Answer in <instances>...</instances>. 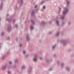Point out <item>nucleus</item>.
<instances>
[{"instance_id":"1","label":"nucleus","mask_w":74,"mask_h":74,"mask_svg":"<svg viewBox=\"0 0 74 74\" xmlns=\"http://www.w3.org/2000/svg\"><path fill=\"white\" fill-rule=\"evenodd\" d=\"M61 42L64 45H65L67 44V40L66 39H64L63 40H62L61 41Z\"/></svg>"},{"instance_id":"2","label":"nucleus","mask_w":74,"mask_h":74,"mask_svg":"<svg viewBox=\"0 0 74 74\" xmlns=\"http://www.w3.org/2000/svg\"><path fill=\"white\" fill-rule=\"evenodd\" d=\"M32 69H33V68L32 67H31L30 68H29L28 69V72L29 73H31V72H32Z\"/></svg>"},{"instance_id":"3","label":"nucleus","mask_w":74,"mask_h":74,"mask_svg":"<svg viewBox=\"0 0 74 74\" xmlns=\"http://www.w3.org/2000/svg\"><path fill=\"white\" fill-rule=\"evenodd\" d=\"M26 39L27 41H29L30 40V38L29 37V35L28 34H27L26 36Z\"/></svg>"},{"instance_id":"4","label":"nucleus","mask_w":74,"mask_h":74,"mask_svg":"<svg viewBox=\"0 0 74 74\" xmlns=\"http://www.w3.org/2000/svg\"><path fill=\"white\" fill-rule=\"evenodd\" d=\"M3 3L2 1L0 5V10H3Z\"/></svg>"},{"instance_id":"5","label":"nucleus","mask_w":74,"mask_h":74,"mask_svg":"<svg viewBox=\"0 0 74 74\" xmlns=\"http://www.w3.org/2000/svg\"><path fill=\"white\" fill-rule=\"evenodd\" d=\"M11 30V25H9L8 26V31L9 32H10Z\"/></svg>"},{"instance_id":"6","label":"nucleus","mask_w":74,"mask_h":74,"mask_svg":"<svg viewBox=\"0 0 74 74\" xmlns=\"http://www.w3.org/2000/svg\"><path fill=\"white\" fill-rule=\"evenodd\" d=\"M56 47V45L54 44L52 46L51 48L52 50H55Z\"/></svg>"},{"instance_id":"7","label":"nucleus","mask_w":74,"mask_h":74,"mask_svg":"<svg viewBox=\"0 0 74 74\" xmlns=\"http://www.w3.org/2000/svg\"><path fill=\"white\" fill-rule=\"evenodd\" d=\"M37 54H36L34 56L33 60L34 62H36L37 61Z\"/></svg>"},{"instance_id":"8","label":"nucleus","mask_w":74,"mask_h":74,"mask_svg":"<svg viewBox=\"0 0 74 74\" xmlns=\"http://www.w3.org/2000/svg\"><path fill=\"white\" fill-rule=\"evenodd\" d=\"M12 20V19L11 18H5L6 21H8V22H10V21H11Z\"/></svg>"},{"instance_id":"9","label":"nucleus","mask_w":74,"mask_h":74,"mask_svg":"<svg viewBox=\"0 0 74 74\" xmlns=\"http://www.w3.org/2000/svg\"><path fill=\"white\" fill-rule=\"evenodd\" d=\"M65 69L68 72L70 71V67L69 66H66L65 67Z\"/></svg>"},{"instance_id":"10","label":"nucleus","mask_w":74,"mask_h":74,"mask_svg":"<svg viewBox=\"0 0 74 74\" xmlns=\"http://www.w3.org/2000/svg\"><path fill=\"white\" fill-rule=\"evenodd\" d=\"M67 12H66L65 11H62V14L63 15H64V16H66V14H67Z\"/></svg>"},{"instance_id":"11","label":"nucleus","mask_w":74,"mask_h":74,"mask_svg":"<svg viewBox=\"0 0 74 74\" xmlns=\"http://www.w3.org/2000/svg\"><path fill=\"white\" fill-rule=\"evenodd\" d=\"M64 11H65L66 12H68V9H67V8L66 7H65L64 8Z\"/></svg>"},{"instance_id":"12","label":"nucleus","mask_w":74,"mask_h":74,"mask_svg":"<svg viewBox=\"0 0 74 74\" xmlns=\"http://www.w3.org/2000/svg\"><path fill=\"white\" fill-rule=\"evenodd\" d=\"M64 65L65 64L64 63L62 62V63H61L60 65L61 68H63V66H64Z\"/></svg>"},{"instance_id":"13","label":"nucleus","mask_w":74,"mask_h":74,"mask_svg":"<svg viewBox=\"0 0 74 74\" xmlns=\"http://www.w3.org/2000/svg\"><path fill=\"white\" fill-rule=\"evenodd\" d=\"M14 63H18V59H15L14 61Z\"/></svg>"},{"instance_id":"14","label":"nucleus","mask_w":74,"mask_h":74,"mask_svg":"<svg viewBox=\"0 0 74 74\" xmlns=\"http://www.w3.org/2000/svg\"><path fill=\"white\" fill-rule=\"evenodd\" d=\"M56 23L57 24V25L58 26V27H59L60 26V24H59V22L58 21H56Z\"/></svg>"},{"instance_id":"15","label":"nucleus","mask_w":74,"mask_h":74,"mask_svg":"<svg viewBox=\"0 0 74 74\" xmlns=\"http://www.w3.org/2000/svg\"><path fill=\"white\" fill-rule=\"evenodd\" d=\"M25 66L24 65H23L21 67L22 70H23L25 69Z\"/></svg>"},{"instance_id":"16","label":"nucleus","mask_w":74,"mask_h":74,"mask_svg":"<svg viewBox=\"0 0 74 74\" xmlns=\"http://www.w3.org/2000/svg\"><path fill=\"white\" fill-rule=\"evenodd\" d=\"M34 10H33L32 11V12L31 13V15L32 16H33L34 15V14L35 13V12H34Z\"/></svg>"},{"instance_id":"17","label":"nucleus","mask_w":74,"mask_h":74,"mask_svg":"<svg viewBox=\"0 0 74 74\" xmlns=\"http://www.w3.org/2000/svg\"><path fill=\"white\" fill-rule=\"evenodd\" d=\"M66 16H64L63 15L62 16H61V19H62V20H63V19H64V18Z\"/></svg>"},{"instance_id":"18","label":"nucleus","mask_w":74,"mask_h":74,"mask_svg":"<svg viewBox=\"0 0 74 74\" xmlns=\"http://www.w3.org/2000/svg\"><path fill=\"white\" fill-rule=\"evenodd\" d=\"M60 34V32H58L56 34V37H58L59 36V34Z\"/></svg>"},{"instance_id":"19","label":"nucleus","mask_w":74,"mask_h":74,"mask_svg":"<svg viewBox=\"0 0 74 74\" xmlns=\"http://www.w3.org/2000/svg\"><path fill=\"white\" fill-rule=\"evenodd\" d=\"M6 69V67L5 66H3L2 67V69H1L3 71H4V70H5Z\"/></svg>"},{"instance_id":"20","label":"nucleus","mask_w":74,"mask_h":74,"mask_svg":"<svg viewBox=\"0 0 74 74\" xmlns=\"http://www.w3.org/2000/svg\"><path fill=\"white\" fill-rule=\"evenodd\" d=\"M66 5L67 7H69V1H66Z\"/></svg>"},{"instance_id":"21","label":"nucleus","mask_w":74,"mask_h":74,"mask_svg":"<svg viewBox=\"0 0 74 74\" xmlns=\"http://www.w3.org/2000/svg\"><path fill=\"white\" fill-rule=\"evenodd\" d=\"M56 19H61V15H58L56 18Z\"/></svg>"},{"instance_id":"22","label":"nucleus","mask_w":74,"mask_h":74,"mask_svg":"<svg viewBox=\"0 0 74 74\" xmlns=\"http://www.w3.org/2000/svg\"><path fill=\"white\" fill-rule=\"evenodd\" d=\"M46 63H49L50 62V61H49V59H47L46 60Z\"/></svg>"},{"instance_id":"23","label":"nucleus","mask_w":74,"mask_h":74,"mask_svg":"<svg viewBox=\"0 0 74 74\" xmlns=\"http://www.w3.org/2000/svg\"><path fill=\"white\" fill-rule=\"evenodd\" d=\"M46 25L44 21H42L41 24V25Z\"/></svg>"},{"instance_id":"24","label":"nucleus","mask_w":74,"mask_h":74,"mask_svg":"<svg viewBox=\"0 0 74 74\" xmlns=\"http://www.w3.org/2000/svg\"><path fill=\"white\" fill-rule=\"evenodd\" d=\"M20 4L21 6V5H22V4H23V0H21L20 1Z\"/></svg>"},{"instance_id":"25","label":"nucleus","mask_w":74,"mask_h":74,"mask_svg":"<svg viewBox=\"0 0 74 74\" xmlns=\"http://www.w3.org/2000/svg\"><path fill=\"white\" fill-rule=\"evenodd\" d=\"M65 24V22L64 21H62V26H63Z\"/></svg>"},{"instance_id":"26","label":"nucleus","mask_w":74,"mask_h":74,"mask_svg":"<svg viewBox=\"0 0 74 74\" xmlns=\"http://www.w3.org/2000/svg\"><path fill=\"white\" fill-rule=\"evenodd\" d=\"M33 28H34V27H33V25H32L30 26L31 30H33Z\"/></svg>"},{"instance_id":"27","label":"nucleus","mask_w":74,"mask_h":74,"mask_svg":"<svg viewBox=\"0 0 74 74\" xmlns=\"http://www.w3.org/2000/svg\"><path fill=\"white\" fill-rule=\"evenodd\" d=\"M49 71H53V69L52 67H51L49 69Z\"/></svg>"},{"instance_id":"28","label":"nucleus","mask_w":74,"mask_h":74,"mask_svg":"<svg viewBox=\"0 0 74 74\" xmlns=\"http://www.w3.org/2000/svg\"><path fill=\"white\" fill-rule=\"evenodd\" d=\"M31 22L32 23L33 25H34V21H33V20H31Z\"/></svg>"},{"instance_id":"29","label":"nucleus","mask_w":74,"mask_h":74,"mask_svg":"<svg viewBox=\"0 0 74 74\" xmlns=\"http://www.w3.org/2000/svg\"><path fill=\"white\" fill-rule=\"evenodd\" d=\"M45 3V1H43L41 2L40 3V4L42 5V4H43V3Z\"/></svg>"},{"instance_id":"30","label":"nucleus","mask_w":74,"mask_h":74,"mask_svg":"<svg viewBox=\"0 0 74 74\" xmlns=\"http://www.w3.org/2000/svg\"><path fill=\"white\" fill-rule=\"evenodd\" d=\"M16 64H15L14 66V68H15V69L16 68Z\"/></svg>"},{"instance_id":"31","label":"nucleus","mask_w":74,"mask_h":74,"mask_svg":"<svg viewBox=\"0 0 74 74\" xmlns=\"http://www.w3.org/2000/svg\"><path fill=\"white\" fill-rule=\"evenodd\" d=\"M4 32H2L1 36H4Z\"/></svg>"},{"instance_id":"32","label":"nucleus","mask_w":74,"mask_h":74,"mask_svg":"<svg viewBox=\"0 0 74 74\" xmlns=\"http://www.w3.org/2000/svg\"><path fill=\"white\" fill-rule=\"evenodd\" d=\"M49 61L50 62H52V61H53V60H52V59L51 58L49 60Z\"/></svg>"},{"instance_id":"33","label":"nucleus","mask_w":74,"mask_h":74,"mask_svg":"<svg viewBox=\"0 0 74 74\" xmlns=\"http://www.w3.org/2000/svg\"><path fill=\"white\" fill-rule=\"evenodd\" d=\"M57 63L58 64H59L60 63V61H59V60L57 61Z\"/></svg>"},{"instance_id":"34","label":"nucleus","mask_w":74,"mask_h":74,"mask_svg":"<svg viewBox=\"0 0 74 74\" xmlns=\"http://www.w3.org/2000/svg\"><path fill=\"white\" fill-rule=\"evenodd\" d=\"M39 59H40V60H43L42 58V57L40 58Z\"/></svg>"},{"instance_id":"35","label":"nucleus","mask_w":74,"mask_h":74,"mask_svg":"<svg viewBox=\"0 0 74 74\" xmlns=\"http://www.w3.org/2000/svg\"><path fill=\"white\" fill-rule=\"evenodd\" d=\"M52 33V32H49V34H51Z\"/></svg>"},{"instance_id":"36","label":"nucleus","mask_w":74,"mask_h":74,"mask_svg":"<svg viewBox=\"0 0 74 74\" xmlns=\"http://www.w3.org/2000/svg\"><path fill=\"white\" fill-rule=\"evenodd\" d=\"M54 58H56L57 57V56H56V55L55 54H54Z\"/></svg>"},{"instance_id":"37","label":"nucleus","mask_w":74,"mask_h":74,"mask_svg":"<svg viewBox=\"0 0 74 74\" xmlns=\"http://www.w3.org/2000/svg\"><path fill=\"white\" fill-rule=\"evenodd\" d=\"M8 69H11V66H8Z\"/></svg>"},{"instance_id":"38","label":"nucleus","mask_w":74,"mask_h":74,"mask_svg":"<svg viewBox=\"0 0 74 74\" xmlns=\"http://www.w3.org/2000/svg\"><path fill=\"white\" fill-rule=\"evenodd\" d=\"M22 44H20L19 45V47H22Z\"/></svg>"},{"instance_id":"39","label":"nucleus","mask_w":74,"mask_h":74,"mask_svg":"<svg viewBox=\"0 0 74 74\" xmlns=\"http://www.w3.org/2000/svg\"><path fill=\"white\" fill-rule=\"evenodd\" d=\"M29 56V55H27L25 56V58H27Z\"/></svg>"},{"instance_id":"40","label":"nucleus","mask_w":74,"mask_h":74,"mask_svg":"<svg viewBox=\"0 0 74 74\" xmlns=\"http://www.w3.org/2000/svg\"><path fill=\"white\" fill-rule=\"evenodd\" d=\"M5 58V56H3L2 57V59H4Z\"/></svg>"},{"instance_id":"41","label":"nucleus","mask_w":74,"mask_h":74,"mask_svg":"<svg viewBox=\"0 0 74 74\" xmlns=\"http://www.w3.org/2000/svg\"><path fill=\"white\" fill-rule=\"evenodd\" d=\"M18 38H17L15 39V41H18Z\"/></svg>"},{"instance_id":"42","label":"nucleus","mask_w":74,"mask_h":74,"mask_svg":"<svg viewBox=\"0 0 74 74\" xmlns=\"http://www.w3.org/2000/svg\"><path fill=\"white\" fill-rule=\"evenodd\" d=\"M15 22V19H14L13 20V22Z\"/></svg>"},{"instance_id":"43","label":"nucleus","mask_w":74,"mask_h":74,"mask_svg":"<svg viewBox=\"0 0 74 74\" xmlns=\"http://www.w3.org/2000/svg\"><path fill=\"white\" fill-rule=\"evenodd\" d=\"M43 8L44 9H45L46 8L45 6H43Z\"/></svg>"},{"instance_id":"44","label":"nucleus","mask_w":74,"mask_h":74,"mask_svg":"<svg viewBox=\"0 0 74 74\" xmlns=\"http://www.w3.org/2000/svg\"><path fill=\"white\" fill-rule=\"evenodd\" d=\"M25 53H26V52H25V51H23V54H24V55H25Z\"/></svg>"},{"instance_id":"45","label":"nucleus","mask_w":74,"mask_h":74,"mask_svg":"<svg viewBox=\"0 0 74 74\" xmlns=\"http://www.w3.org/2000/svg\"><path fill=\"white\" fill-rule=\"evenodd\" d=\"M52 23V22L51 21H49V25H51Z\"/></svg>"},{"instance_id":"46","label":"nucleus","mask_w":74,"mask_h":74,"mask_svg":"<svg viewBox=\"0 0 74 74\" xmlns=\"http://www.w3.org/2000/svg\"><path fill=\"white\" fill-rule=\"evenodd\" d=\"M12 63V62H9V64H11Z\"/></svg>"},{"instance_id":"47","label":"nucleus","mask_w":74,"mask_h":74,"mask_svg":"<svg viewBox=\"0 0 74 74\" xmlns=\"http://www.w3.org/2000/svg\"><path fill=\"white\" fill-rule=\"evenodd\" d=\"M6 16L7 17H8V16H9V14H6Z\"/></svg>"},{"instance_id":"48","label":"nucleus","mask_w":74,"mask_h":74,"mask_svg":"<svg viewBox=\"0 0 74 74\" xmlns=\"http://www.w3.org/2000/svg\"><path fill=\"white\" fill-rule=\"evenodd\" d=\"M9 37H7L6 39L7 40H9Z\"/></svg>"},{"instance_id":"49","label":"nucleus","mask_w":74,"mask_h":74,"mask_svg":"<svg viewBox=\"0 0 74 74\" xmlns=\"http://www.w3.org/2000/svg\"><path fill=\"white\" fill-rule=\"evenodd\" d=\"M18 25L16 24V25H15V27H18Z\"/></svg>"},{"instance_id":"50","label":"nucleus","mask_w":74,"mask_h":74,"mask_svg":"<svg viewBox=\"0 0 74 74\" xmlns=\"http://www.w3.org/2000/svg\"><path fill=\"white\" fill-rule=\"evenodd\" d=\"M17 8H18V7H16L15 8V9L16 10H17Z\"/></svg>"},{"instance_id":"51","label":"nucleus","mask_w":74,"mask_h":74,"mask_svg":"<svg viewBox=\"0 0 74 74\" xmlns=\"http://www.w3.org/2000/svg\"><path fill=\"white\" fill-rule=\"evenodd\" d=\"M61 10V8H59V10L60 11V10Z\"/></svg>"},{"instance_id":"52","label":"nucleus","mask_w":74,"mask_h":74,"mask_svg":"<svg viewBox=\"0 0 74 74\" xmlns=\"http://www.w3.org/2000/svg\"><path fill=\"white\" fill-rule=\"evenodd\" d=\"M71 22H70V21H69V25H70V24H71Z\"/></svg>"},{"instance_id":"53","label":"nucleus","mask_w":74,"mask_h":74,"mask_svg":"<svg viewBox=\"0 0 74 74\" xmlns=\"http://www.w3.org/2000/svg\"><path fill=\"white\" fill-rule=\"evenodd\" d=\"M8 74H10V73H11V72L10 71H8Z\"/></svg>"},{"instance_id":"54","label":"nucleus","mask_w":74,"mask_h":74,"mask_svg":"<svg viewBox=\"0 0 74 74\" xmlns=\"http://www.w3.org/2000/svg\"><path fill=\"white\" fill-rule=\"evenodd\" d=\"M37 7V5H36L35 6V7H34V8H36V7Z\"/></svg>"},{"instance_id":"55","label":"nucleus","mask_w":74,"mask_h":74,"mask_svg":"<svg viewBox=\"0 0 74 74\" xmlns=\"http://www.w3.org/2000/svg\"><path fill=\"white\" fill-rule=\"evenodd\" d=\"M10 51H8V52L7 54H9V53H10Z\"/></svg>"},{"instance_id":"56","label":"nucleus","mask_w":74,"mask_h":74,"mask_svg":"<svg viewBox=\"0 0 74 74\" xmlns=\"http://www.w3.org/2000/svg\"><path fill=\"white\" fill-rule=\"evenodd\" d=\"M61 34H62V35H63V33L62 32L61 33Z\"/></svg>"},{"instance_id":"57","label":"nucleus","mask_w":74,"mask_h":74,"mask_svg":"<svg viewBox=\"0 0 74 74\" xmlns=\"http://www.w3.org/2000/svg\"><path fill=\"white\" fill-rule=\"evenodd\" d=\"M38 11V9H36V11Z\"/></svg>"},{"instance_id":"58","label":"nucleus","mask_w":74,"mask_h":74,"mask_svg":"<svg viewBox=\"0 0 74 74\" xmlns=\"http://www.w3.org/2000/svg\"><path fill=\"white\" fill-rule=\"evenodd\" d=\"M60 13V11H59L58 12V13Z\"/></svg>"},{"instance_id":"59","label":"nucleus","mask_w":74,"mask_h":74,"mask_svg":"<svg viewBox=\"0 0 74 74\" xmlns=\"http://www.w3.org/2000/svg\"><path fill=\"white\" fill-rule=\"evenodd\" d=\"M1 17H0V21H1Z\"/></svg>"},{"instance_id":"60","label":"nucleus","mask_w":74,"mask_h":74,"mask_svg":"<svg viewBox=\"0 0 74 74\" xmlns=\"http://www.w3.org/2000/svg\"><path fill=\"white\" fill-rule=\"evenodd\" d=\"M1 48V46H0V49Z\"/></svg>"},{"instance_id":"61","label":"nucleus","mask_w":74,"mask_h":74,"mask_svg":"<svg viewBox=\"0 0 74 74\" xmlns=\"http://www.w3.org/2000/svg\"><path fill=\"white\" fill-rule=\"evenodd\" d=\"M39 42H41V40H39Z\"/></svg>"},{"instance_id":"62","label":"nucleus","mask_w":74,"mask_h":74,"mask_svg":"<svg viewBox=\"0 0 74 74\" xmlns=\"http://www.w3.org/2000/svg\"><path fill=\"white\" fill-rule=\"evenodd\" d=\"M1 26V24L0 23V26Z\"/></svg>"},{"instance_id":"63","label":"nucleus","mask_w":74,"mask_h":74,"mask_svg":"<svg viewBox=\"0 0 74 74\" xmlns=\"http://www.w3.org/2000/svg\"><path fill=\"white\" fill-rule=\"evenodd\" d=\"M42 11H43V10H42Z\"/></svg>"},{"instance_id":"64","label":"nucleus","mask_w":74,"mask_h":74,"mask_svg":"<svg viewBox=\"0 0 74 74\" xmlns=\"http://www.w3.org/2000/svg\"><path fill=\"white\" fill-rule=\"evenodd\" d=\"M0 45H1V43H0Z\"/></svg>"}]
</instances>
